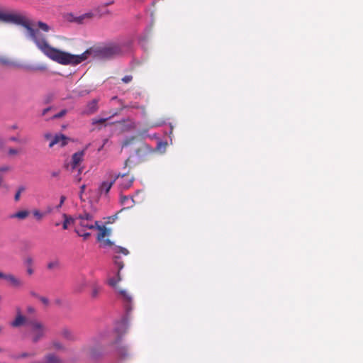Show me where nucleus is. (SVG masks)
<instances>
[{
  "mask_svg": "<svg viewBox=\"0 0 363 363\" xmlns=\"http://www.w3.org/2000/svg\"><path fill=\"white\" fill-rule=\"evenodd\" d=\"M80 181H81V177H78V178H77V182H80Z\"/></svg>",
  "mask_w": 363,
  "mask_h": 363,
  "instance_id": "nucleus-54",
  "label": "nucleus"
},
{
  "mask_svg": "<svg viewBox=\"0 0 363 363\" xmlns=\"http://www.w3.org/2000/svg\"><path fill=\"white\" fill-rule=\"evenodd\" d=\"M118 293L120 294V295L121 296V297L123 298V301L124 302V306H125V308L127 313L130 312L133 309V307H132L133 298H132L131 295L128 291H126L125 290H123V289H119Z\"/></svg>",
  "mask_w": 363,
  "mask_h": 363,
  "instance_id": "nucleus-11",
  "label": "nucleus"
},
{
  "mask_svg": "<svg viewBox=\"0 0 363 363\" xmlns=\"http://www.w3.org/2000/svg\"><path fill=\"white\" fill-rule=\"evenodd\" d=\"M19 151L17 149L11 147L8 150V154L10 156L17 155Z\"/></svg>",
  "mask_w": 363,
  "mask_h": 363,
  "instance_id": "nucleus-36",
  "label": "nucleus"
},
{
  "mask_svg": "<svg viewBox=\"0 0 363 363\" xmlns=\"http://www.w3.org/2000/svg\"><path fill=\"white\" fill-rule=\"evenodd\" d=\"M132 79L133 77L131 75H126L122 78V81L125 84L130 82Z\"/></svg>",
  "mask_w": 363,
  "mask_h": 363,
  "instance_id": "nucleus-38",
  "label": "nucleus"
},
{
  "mask_svg": "<svg viewBox=\"0 0 363 363\" xmlns=\"http://www.w3.org/2000/svg\"><path fill=\"white\" fill-rule=\"evenodd\" d=\"M84 155V150L74 153L72 156L70 162L65 164V169L71 172H73L75 169H77L78 175H80L82 173V168L79 167L83 161Z\"/></svg>",
  "mask_w": 363,
  "mask_h": 363,
  "instance_id": "nucleus-3",
  "label": "nucleus"
},
{
  "mask_svg": "<svg viewBox=\"0 0 363 363\" xmlns=\"http://www.w3.org/2000/svg\"><path fill=\"white\" fill-rule=\"evenodd\" d=\"M33 214L38 220H41L43 217V214L38 210L33 211Z\"/></svg>",
  "mask_w": 363,
  "mask_h": 363,
  "instance_id": "nucleus-35",
  "label": "nucleus"
},
{
  "mask_svg": "<svg viewBox=\"0 0 363 363\" xmlns=\"http://www.w3.org/2000/svg\"><path fill=\"white\" fill-rule=\"evenodd\" d=\"M27 311L29 313H35V309L32 306H28L27 307Z\"/></svg>",
  "mask_w": 363,
  "mask_h": 363,
  "instance_id": "nucleus-47",
  "label": "nucleus"
},
{
  "mask_svg": "<svg viewBox=\"0 0 363 363\" xmlns=\"http://www.w3.org/2000/svg\"><path fill=\"white\" fill-rule=\"evenodd\" d=\"M2 145H3V143H1V142H0V146H1Z\"/></svg>",
  "mask_w": 363,
  "mask_h": 363,
  "instance_id": "nucleus-58",
  "label": "nucleus"
},
{
  "mask_svg": "<svg viewBox=\"0 0 363 363\" xmlns=\"http://www.w3.org/2000/svg\"><path fill=\"white\" fill-rule=\"evenodd\" d=\"M121 53V48L118 45H111L104 48L101 50V54L104 57L111 58L114 56L118 55Z\"/></svg>",
  "mask_w": 363,
  "mask_h": 363,
  "instance_id": "nucleus-8",
  "label": "nucleus"
},
{
  "mask_svg": "<svg viewBox=\"0 0 363 363\" xmlns=\"http://www.w3.org/2000/svg\"><path fill=\"white\" fill-rule=\"evenodd\" d=\"M33 356H34L33 353L23 352V353L21 354L20 357L25 358V357H33Z\"/></svg>",
  "mask_w": 363,
  "mask_h": 363,
  "instance_id": "nucleus-42",
  "label": "nucleus"
},
{
  "mask_svg": "<svg viewBox=\"0 0 363 363\" xmlns=\"http://www.w3.org/2000/svg\"><path fill=\"white\" fill-rule=\"evenodd\" d=\"M121 280V277L120 276V273L119 272H118L117 273V275H116V278H111L109 280H108V284L110 286H113V287H116L117 284Z\"/></svg>",
  "mask_w": 363,
  "mask_h": 363,
  "instance_id": "nucleus-25",
  "label": "nucleus"
},
{
  "mask_svg": "<svg viewBox=\"0 0 363 363\" xmlns=\"http://www.w3.org/2000/svg\"><path fill=\"white\" fill-rule=\"evenodd\" d=\"M120 341H121V337H118L113 344L118 345Z\"/></svg>",
  "mask_w": 363,
  "mask_h": 363,
  "instance_id": "nucleus-52",
  "label": "nucleus"
},
{
  "mask_svg": "<svg viewBox=\"0 0 363 363\" xmlns=\"http://www.w3.org/2000/svg\"><path fill=\"white\" fill-rule=\"evenodd\" d=\"M94 11L95 12L93 11H90L80 16H78L79 25H84L91 21L94 19V18L97 15V13L99 12V7L95 9Z\"/></svg>",
  "mask_w": 363,
  "mask_h": 363,
  "instance_id": "nucleus-9",
  "label": "nucleus"
},
{
  "mask_svg": "<svg viewBox=\"0 0 363 363\" xmlns=\"http://www.w3.org/2000/svg\"><path fill=\"white\" fill-rule=\"evenodd\" d=\"M25 191V187L24 186H20L18 189V191H16V194H15V196H14V199L16 201H18L19 199H20V196H21V194Z\"/></svg>",
  "mask_w": 363,
  "mask_h": 363,
  "instance_id": "nucleus-30",
  "label": "nucleus"
},
{
  "mask_svg": "<svg viewBox=\"0 0 363 363\" xmlns=\"http://www.w3.org/2000/svg\"><path fill=\"white\" fill-rule=\"evenodd\" d=\"M60 334L64 339L67 340L73 341L76 340V337L73 332L67 328H62Z\"/></svg>",
  "mask_w": 363,
  "mask_h": 363,
  "instance_id": "nucleus-14",
  "label": "nucleus"
},
{
  "mask_svg": "<svg viewBox=\"0 0 363 363\" xmlns=\"http://www.w3.org/2000/svg\"><path fill=\"white\" fill-rule=\"evenodd\" d=\"M51 109H52V108H51V107H48V108H45V109L43 111V112H42V115H43V116H45V115L47 114V113H48L49 111H50Z\"/></svg>",
  "mask_w": 363,
  "mask_h": 363,
  "instance_id": "nucleus-48",
  "label": "nucleus"
},
{
  "mask_svg": "<svg viewBox=\"0 0 363 363\" xmlns=\"http://www.w3.org/2000/svg\"><path fill=\"white\" fill-rule=\"evenodd\" d=\"M99 230V233L97 235L98 240H103L106 236L109 234V230L104 226L101 227L98 224V226L96 227Z\"/></svg>",
  "mask_w": 363,
  "mask_h": 363,
  "instance_id": "nucleus-18",
  "label": "nucleus"
},
{
  "mask_svg": "<svg viewBox=\"0 0 363 363\" xmlns=\"http://www.w3.org/2000/svg\"><path fill=\"white\" fill-rule=\"evenodd\" d=\"M59 225H60V223H57L55 224V225H56V226H58Z\"/></svg>",
  "mask_w": 363,
  "mask_h": 363,
  "instance_id": "nucleus-57",
  "label": "nucleus"
},
{
  "mask_svg": "<svg viewBox=\"0 0 363 363\" xmlns=\"http://www.w3.org/2000/svg\"><path fill=\"white\" fill-rule=\"evenodd\" d=\"M98 101L96 99L92 100L91 101L89 102L86 105V108L84 111V112L86 114H91L96 112L98 109Z\"/></svg>",
  "mask_w": 363,
  "mask_h": 363,
  "instance_id": "nucleus-15",
  "label": "nucleus"
},
{
  "mask_svg": "<svg viewBox=\"0 0 363 363\" xmlns=\"http://www.w3.org/2000/svg\"><path fill=\"white\" fill-rule=\"evenodd\" d=\"M52 177H58L59 176V172H54L52 173Z\"/></svg>",
  "mask_w": 363,
  "mask_h": 363,
  "instance_id": "nucleus-51",
  "label": "nucleus"
},
{
  "mask_svg": "<svg viewBox=\"0 0 363 363\" xmlns=\"http://www.w3.org/2000/svg\"><path fill=\"white\" fill-rule=\"evenodd\" d=\"M31 294H32L33 296L37 297V298H39V296H40L37 295L35 293L32 292V293H31Z\"/></svg>",
  "mask_w": 363,
  "mask_h": 363,
  "instance_id": "nucleus-53",
  "label": "nucleus"
},
{
  "mask_svg": "<svg viewBox=\"0 0 363 363\" xmlns=\"http://www.w3.org/2000/svg\"><path fill=\"white\" fill-rule=\"evenodd\" d=\"M106 242H107V243H108V244H111V242H110V240H107V241H106Z\"/></svg>",
  "mask_w": 363,
  "mask_h": 363,
  "instance_id": "nucleus-55",
  "label": "nucleus"
},
{
  "mask_svg": "<svg viewBox=\"0 0 363 363\" xmlns=\"http://www.w3.org/2000/svg\"><path fill=\"white\" fill-rule=\"evenodd\" d=\"M16 312V317L11 324L12 327L18 328L26 324L28 326V331L33 343L38 342L45 337L48 328L45 324L36 319H28L21 314L20 308H17Z\"/></svg>",
  "mask_w": 363,
  "mask_h": 363,
  "instance_id": "nucleus-2",
  "label": "nucleus"
},
{
  "mask_svg": "<svg viewBox=\"0 0 363 363\" xmlns=\"http://www.w3.org/2000/svg\"><path fill=\"white\" fill-rule=\"evenodd\" d=\"M113 261H114V264L118 267V272H120V271L123 268V266H124L123 262L121 259V257L120 256H115L114 258H113Z\"/></svg>",
  "mask_w": 363,
  "mask_h": 363,
  "instance_id": "nucleus-26",
  "label": "nucleus"
},
{
  "mask_svg": "<svg viewBox=\"0 0 363 363\" xmlns=\"http://www.w3.org/2000/svg\"><path fill=\"white\" fill-rule=\"evenodd\" d=\"M145 145L144 144H142V145H140L139 147H138L135 150V156H137V160L135 161H134L135 164L140 163L143 160V152H145Z\"/></svg>",
  "mask_w": 363,
  "mask_h": 363,
  "instance_id": "nucleus-17",
  "label": "nucleus"
},
{
  "mask_svg": "<svg viewBox=\"0 0 363 363\" xmlns=\"http://www.w3.org/2000/svg\"><path fill=\"white\" fill-rule=\"evenodd\" d=\"M135 140V137H131L130 138H127L126 140H125L123 143H122V147H127L129 145L132 144Z\"/></svg>",
  "mask_w": 363,
  "mask_h": 363,
  "instance_id": "nucleus-29",
  "label": "nucleus"
},
{
  "mask_svg": "<svg viewBox=\"0 0 363 363\" xmlns=\"http://www.w3.org/2000/svg\"><path fill=\"white\" fill-rule=\"evenodd\" d=\"M125 174H121V173L118 174H113V172L108 173V180L104 181L99 187V192L102 194H107L113 184L116 182V181L119 177H124Z\"/></svg>",
  "mask_w": 363,
  "mask_h": 363,
  "instance_id": "nucleus-4",
  "label": "nucleus"
},
{
  "mask_svg": "<svg viewBox=\"0 0 363 363\" xmlns=\"http://www.w3.org/2000/svg\"><path fill=\"white\" fill-rule=\"evenodd\" d=\"M46 268L50 272L59 270L61 268V262L58 258L50 259L48 262Z\"/></svg>",
  "mask_w": 363,
  "mask_h": 363,
  "instance_id": "nucleus-12",
  "label": "nucleus"
},
{
  "mask_svg": "<svg viewBox=\"0 0 363 363\" xmlns=\"http://www.w3.org/2000/svg\"><path fill=\"white\" fill-rule=\"evenodd\" d=\"M117 354L121 357L124 358L128 355V350L126 347L123 346H117L116 347Z\"/></svg>",
  "mask_w": 363,
  "mask_h": 363,
  "instance_id": "nucleus-24",
  "label": "nucleus"
},
{
  "mask_svg": "<svg viewBox=\"0 0 363 363\" xmlns=\"http://www.w3.org/2000/svg\"><path fill=\"white\" fill-rule=\"evenodd\" d=\"M108 119V118H93L92 119V124L93 125H96V124H103Z\"/></svg>",
  "mask_w": 363,
  "mask_h": 363,
  "instance_id": "nucleus-31",
  "label": "nucleus"
},
{
  "mask_svg": "<svg viewBox=\"0 0 363 363\" xmlns=\"http://www.w3.org/2000/svg\"><path fill=\"white\" fill-rule=\"evenodd\" d=\"M29 211H26V210H24V211H18L16 212V213L13 214L11 216V218H18L20 220H23L25 218H26L28 215H29Z\"/></svg>",
  "mask_w": 363,
  "mask_h": 363,
  "instance_id": "nucleus-19",
  "label": "nucleus"
},
{
  "mask_svg": "<svg viewBox=\"0 0 363 363\" xmlns=\"http://www.w3.org/2000/svg\"><path fill=\"white\" fill-rule=\"evenodd\" d=\"M43 137L45 138V140H48V141H51V140L53 139L54 136L52 135V134L51 133H45L44 135H43Z\"/></svg>",
  "mask_w": 363,
  "mask_h": 363,
  "instance_id": "nucleus-37",
  "label": "nucleus"
},
{
  "mask_svg": "<svg viewBox=\"0 0 363 363\" xmlns=\"http://www.w3.org/2000/svg\"><path fill=\"white\" fill-rule=\"evenodd\" d=\"M38 26L40 29H41L42 30H43L45 32H48L50 30L49 26L42 21H39L38 23Z\"/></svg>",
  "mask_w": 363,
  "mask_h": 363,
  "instance_id": "nucleus-28",
  "label": "nucleus"
},
{
  "mask_svg": "<svg viewBox=\"0 0 363 363\" xmlns=\"http://www.w3.org/2000/svg\"><path fill=\"white\" fill-rule=\"evenodd\" d=\"M117 252L122 253V254H123L125 255H127L129 253V252H128V250L127 249H125L124 247H118Z\"/></svg>",
  "mask_w": 363,
  "mask_h": 363,
  "instance_id": "nucleus-39",
  "label": "nucleus"
},
{
  "mask_svg": "<svg viewBox=\"0 0 363 363\" xmlns=\"http://www.w3.org/2000/svg\"><path fill=\"white\" fill-rule=\"evenodd\" d=\"M39 300L45 305L48 306L49 304V300L48 298L44 296H39Z\"/></svg>",
  "mask_w": 363,
  "mask_h": 363,
  "instance_id": "nucleus-40",
  "label": "nucleus"
},
{
  "mask_svg": "<svg viewBox=\"0 0 363 363\" xmlns=\"http://www.w3.org/2000/svg\"><path fill=\"white\" fill-rule=\"evenodd\" d=\"M75 232L78 234L79 236L82 237L84 240L87 239L90 236L89 233H83L80 230H75Z\"/></svg>",
  "mask_w": 363,
  "mask_h": 363,
  "instance_id": "nucleus-32",
  "label": "nucleus"
},
{
  "mask_svg": "<svg viewBox=\"0 0 363 363\" xmlns=\"http://www.w3.org/2000/svg\"><path fill=\"white\" fill-rule=\"evenodd\" d=\"M65 199H66V197L65 196H61L60 204L57 206V208H61V206L64 203Z\"/></svg>",
  "mask_w": 363,
  "mask_h": 363,
  "instance_id": "nucleus-43",
  "label": "nucleus"
},
{
  "mask_svg": "<svg viewBox=\"0 0 363 363\" xmlns=\"http://www.w3.org/2000/svg\"><path fill=\"white\" fill-rule=\"evenodd\" d=\"M46 363H62V360L52 354H49L45 356Z\"/></svg>",
  "mask_w": 363,
  "mask_h": 363,
  "instance_id": "nucleus-21",
  "label": "nucleus"
},
{
  "mask_svg": "<svg viewBox=\"0 0 363 363\" xmlns=\"http://www.w3.org/2000/svg\"><path fill=\"white\" fill-rule=\"evenodd\" d=\"M9 140H10L11 141H13V142H18V138H16V137H11V138H9Z\"/></svg>",
  "mask_w": 363,
  "mask_h": 363,
  "instance_id": "nucleus-49",
  "label": "nucleus"
},
{
  "mask_svg": "<svg viewBox=\"0 0 363 363\" xmlns=\"http://www.w3.org/2000/svg\"><path fill=\"white\" fill-rule=\"evenodd\" d=\"M100 292H101V287H99L98 286H94L92 289V291H91V298H96L99 296Z\"/></svg>",
  "mask_w": 363,
  "mask_h": 363,
  "instance_id": "nucleus-27",
  "label": "nucleus"
},
{
  "mask_svg": "<svg viewBox=\"0 0 363 363\" xmlns=\"http://www.w3.org/2000/svg\"><path fill=\"white\" fill-rule=\"evenodd\" d=\"M102 16V14H99V18H101Z\"/></svg>",
  "mask_w": 363,
  "mask_h": 363,
  "instance_id": "nucleus-56",
  "label": "nucleus"
},
{
  "mask_svg": "<svg viewBox=\"0 0 363 363\" xmlns=\"http://www.w3.org/2000/svg\"><path fill=\"white\" fill-rule=\"evenodd\" d=\"M9 169V168L8 167H1V168H0V172H6V171H8Z\"/></svg>",
  "mask_w": 363,
  "mask_h": 363,
  "instance_id": "nucleus-50",
  "label": "nucleus"
},
{
  "mask_svg": "<svg viewBox=\"0 0 363 363\" xmlns=\"http://www.w3.org/2000/svg\"><path fill=\"white\" fill-rule=\"evenodd\" d=\"M113 3H114V1L113 0H111V1H108V2L104 3L102 5V6L106 7V6H110V5H112Z\"/></svg>",
  "mask_w": 363,
  "mask_h": 363,
  "instance_id": "nucleus-46",
  "label": "nucleus"
},
{
  "mask_svg": "<svg viewBox=\"0 0 363 363\" xmlns=\"http://www.w3.org/2000/svg\"><path fill=\"white\" fill-rule=\"evenodd\" d=\"M62 217L64 218V221L62 223V228L64 230H66L68 228V226L69 224L73 223L74 220L69 216H67V214L64 213L62 215Z\"/></svg>",
  "mask_w": 363,
  "mask_h": 363,
  "instance_id": "nucleus-20",
  "label": "nucleus"
},
{
  "mask_svg": "<svg viewBox=\"0 0 363 363\" xmlns=\"http://www.w3.org/2000/svg\"><path fill=\"white\" fill-rule=\"evenodd\" d=\"M0 279H4L9 281L12 286L18 288L23 285V282L21 279L16 277L11 274H5L0 271Z\"/></svg>",
  "mask_w": 363,
  "mask_h": 363,
  "instance_id": "nucleus-7",
  "label": "nucleus"
},
{
  "mask_svg": "<svg viewBox=\"0 0 363 363\" xmlns=\"http://www.w3.org/2000/svg\"><path fill=\"white\" fill-rule=\"evenodd\" d=\"M4 22L13 23L17 25L23 26L26 30L30 26V23L25 16L18 13H6Z\"/></svg>",
  "mask_w": 363,
  "mask_h": 363,
  "instance_id": "nucleus-5",
  "label": "nucleus"
},
{
  "mask_svg": "<svg viewBox=\"0 0 363 363\" xmlns=\"http://www.w3.org/2000/svg\"><path fill=\"white\" fill-rule=\"evenodd\" d=\"M135 157V155H130V157H128V158L125 161V163H124V167H126L127 166H128V165H129V163H130V162H131V159H132L133 157Z\"/></svg>",
  "mask_w": 363,
  "mask_h": 363,
  "instance_id": "nucleus-41",
  "label": "nucleus"
},
{
  "mask_svg": "<svg viewBox=\"0 0 363 363\" xmlns=\"http://www.w3.org/2000/svg\"><path fill=\"white\" fill-rule=\"evenodd\" d=\"M79 225L84 229H94L98 226V221L93 220V216L87 213L79 216Z\"/></svg>",
  "mask_w": 363,
  "mask_h": 363,
  "instance_id": "nucleus-6",
  "label": "nucleus"
},
{
  "mask_svg": "<svg viewBox=\"0 0 363 363\" xmlns=\"http://www.w3.org/2000/svg\"><path fill=\"white\" fill-rule=\"evenodd\" d=\"M69 138L64 134L59 133L54 135V138L49 143V147L52 148L55 145H59L60 147H64L67 144Z\"/></svg>",
  "mask_w": 363,
  "mask_h": 363,
  "instance_id": "nucleus-10",
  "label": "nucleus"
},
{
  "mask_svg": "<svg viewBox=\"0 0 363 363\" xmlns=\"http://www.w3.org/2000/svg\"><path fill=\"white\" fill-rule=\"evenodd\" d=\"M29 36L37 48L48 58L61 65H77L88 59L91 50H86L81 55H72L52 47L45 34L39 29L30 26L27 29Z\"/></svg>",
  "mask_w": 363,
  "mask_h": 363,
  "instance_id": "nucleus-1",
  "label": "nucleus"
},
{
  "mask_svg": "<svg viewBox=\"0 0 363 363\" xmlns=\"http://www.w3.org/2000/svg\"><path fill=\"white\" fill-rule=\"evenodd\" d=\"M0 64L6 66H16V64L14 62L5 57H0Z\"/></svg>",
  "mask_w": 363,
  "mask_h": 363,
  "instance_id": "nucleus-23",
  "label": "nucleus"
},
{
  "mask_svg": "<svg viewBox=\"0 0 363 363\" xmlns=\"http://www.w3.org/2000/svg\"><path fill=\"white\" fill-rule=\"evenodd\" d=\"M65 19L69 23H74L79 25L78 16H75L72 13H66L65 15Z\"/></svg>",
  "mask_w": 363,
  "mask_h": 363,
  "instance_id": "nucleus-22",
  "label": "nucleus"
},
{
  "mask_svg": "<svg viewBox=\"0 0 363 363\" xmlns=\"http://www.w3.org/2000/svg\"><path fill=\"white\" fill-rule=\"evenodd\" d=\"M24 264L26 267V272L28 275H32L34 273L33 268V259L30 256H28L24 259Z\"/></svg>",
  "mask_w": 363,
  "mask_h": 363,
  "instance_id": "nucleus-16",
  "label": "nucleus"
},
{
  "mask_svg": "<svg viewBox=\"0 0 363 363\" xmlns=\"http://www.w3.org/2000/svg\"><path fill=\"white\" fill-rule=\"evenodd\" d=\"M6 13L2 12L0 10V21L4 22Z\"/></svg>",
  "mask_w": 363,
  "mask_h": 363,
  "instance_id": "nucleus-45",
  "label": "nucleus"
},
{
  "mask_svg": "<svg viewBox=\"0 0 363 363\" xmlns=\"http://www.w3.org/2000/svg\"><path fill=\"white\" fill-rule=\"evenodd\" d=\"M52 345L55 349H57V350H63L64 349L63 345L58 341H53Z\"/></svg>",
  "mask_w": 363,
  "mask_h": 363,
  "instance_id": "nucleus-34",
  "label": "nucleus"
},
{
  "mask_svg": "<svg viewBox=\"0 0 363 363\" xmlns=\"http://www.w3.org/2000/svg\"><path fill=\"white\" fill-rule=\"evenodd\" d=\"M124 174H125V176L123 178L121 177L120 186L123 189H128L132 186L135 179L133 177H128V173H125Z\"/></svg>",
  "mask_w": 363,
  "mask_h": 363,
  "instance_id": "nucleus-13",
  "label": "nucleus"
},
{
  "mask_svg": "<svg viewBox=\"0 0 363 363\" xmlns=\"http://www.w3.org/2000/svg\"><path fill=\"white\" fill-rule=\"evenodd\" d=\"M85 188H86V185L85 184H83V185L81 186V187H80V193H79L80 198H82V194L84 192Z\"/></svg>",
  "mask_w": 363,
  "mask_h": 363,
  "instance_id": "nucleus-44",
  "label": "nucleus"
},
{
  "mask_svg": "<svg viewBox=\"0 0 363 363\" xmlns=\"http://www.w3.org/2000/svg\"><path fill=\"white\" fill-rule=\"evenodd\" d=\"M67 110L63 109L60 112H59L57 114H55L53 116L51 117V118L56 119L63 117L67 113Z\"/></svg>",
  "mask_w": 363,
  "mask_h": 363,
  "instance_id": "nucleus-33",
  "label": "nucleus"
}]
</instances>
